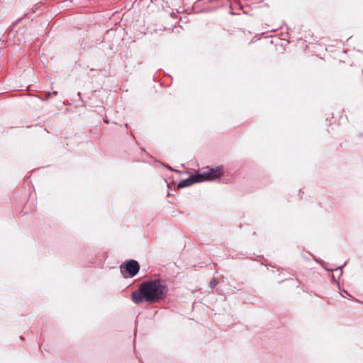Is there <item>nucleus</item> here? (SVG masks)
Returning a JSON list of instances; mask_svg holds the SVG:
<instances>
[{
    "label": "nucleus",
    "instance_id": "f257e3e1",
    "mask_svg": "<svg viewBox=\"0 0 363 363\" xmlns=\"http://www.w3.org/2000/svg\"><path fill=\"white\" fill-rule=\"evenodd\" d=\"M168 286L163 279L157 278L142 281L137 290L131 294L132 301L136 304L142 303H156L165 299Z\"/></svg>",
    "mask_w": 363,
    "mask_h": 363
},
{
    "label": "nucleus",
    "instance_id": "f03ea898",
    "mask_svg": "<svg viewBox=\"0 0 363 363\" xmlns=\"http://www.w3.org/2000/svg\"><path fill=\"white\" fill-rule=\"evenodd\" d=\"M140 270V264L137 260L129 259L123 262L120 266V271L124 278L135 277Z\"/></svg>",
    "mask_w": 363,
    "mask_h": 363
},
{
    "label": "nucleus",
    "instance_id": "7ed1b4c3",
    "mask_svg": "<svg viewBox=\"0 0 363 363\" xmlns=\"http://www.w3.org/2000/svg\"><path fill=\"white\" fill-rule=\"evenodd\" d=\"M201 182L202 181H214L219 179L223 174V166L208 168L207 171L201 173L197 172Z\"/></svg>",
    "mask_w": 363,
    "mask_h": 363
},
{
    "label": "nucleus",
    "instance_id": "20e7f679",
    "mask_svg": "<svg viewBox=\"0 0 363 363\" xmlns=\"http://www.w3.org/2000/svg\"><path fill=\"white\" fill-rule=\"evenodd\" d=\"M201 182L197 172L191 174L188 178L180 181L177 184V188L183 189L192 184Z\"/></svg>",
    "mask_w": 363,
    "mask_h": 363
},
{
    "label": "nucleus",
    "instance_id": "39448f33",
    "mask_svg": "<svg viewBox=\"0 0 363 363\" xmlns=\"http://www.w3.org/2000/svg\"><path fill=\"white\" fill-rule=\"evenodd\" d=\"M214 9L212 8H206V9H199V10L196 11L195 13H208V12H211Z\"/></svg>",
    "mask_w": 363,
    "mask_h": 363
},
{
    "label": "nucleus",
    "instance_id": "423d86ee",
    "mask_svg": "<svg viewBox=\"0 0 363 363\" xmlns=\"http://www.w3.org/2000/svg\"><path fill=\"white\" fill-rule=\"evenodd\" d=\"M347 264V262H345V263L343 264V265H341V266H338L337 267L335 270H337V269H340V274H337V276H338V279L340 278V277L342 275V268Z\"/></svg>",
    "mask_w": 363,
    "mask_h": 363
},
{
    "label": "nucleus",
    "instance_id": "0eeeda50",
    "mask_svg": "<svg viewBox=\"0 0 363 363\" xmlns=\"http://www.w3.org/2000/svg\"><path fill=\"white\" fill-rule=\"evenodd\" d=\"M331 281L332 283L335 284H337L339 289L341 290V288H340V283L338 281V280H337L335 277V275L334 274H332L331 275Z\"/></svg>",
    "mask_w": 363,
    "mask_h": 363
},
{
    "label": "nucleus",
    "instance_id": "6e6552de",
    "mask_svg": "<svg viewBox=\"0 0 363 363\" xmlns=\"http://www.w3.org/2000/svg\"><path fill=\"white\" fill-rule=\"evenodd\" d=\"M218 284V281L213 279L209 282V286L211 289H213Z\"/></svg>",
    "mask_w": 363,
    "mask_h": 363
},
{
    "label": "nucleus",
    "instance_id": "1a4fd4ad",
    "mask_svg": "<svg viewBox=\"0 0 363 363\" xmlns=\"http://www.w3.org/2000/svg\"><path fill=\"white\" fill-rule=\"evenodd\" d=\"M26 16L30 17V13H27L22 18H18L17 21H16L15 22L13 23V25L15 26V25L18 24V22H20L23 18H25Z\"/></svg>",
    "mask_w": 363,
    "mask_h": 363
},
{
    "label": "nucleus",
    "instance_id": "9d476101",
    "mask_svg": "<svg viewBox=\"0 0 363 363\" xmlns=\"http://www.w3.org/2000/svg\"><path fill=\"white\" fill-rule=\"evenodd\" d=\"M50 96H51V93H50V91H48V92H46V93L45 94V96H44L43 97H40V99H41L42 100H45V101H47V100H48V99H49V98H50Z\"/></svg>",
    "mask_w": 363,
    "mask_h": 363
},
{
    "label": "nucleus",
    "instance_id": "9b49d317",
    "mask_svg": "<svg viewBox=\"0 0 363 363\" xmlns=\"http://www.w3.org/2000/svg\"><path fill=\"white\" fill-rule=\"evenodd\" d=\"M40 7V6L38 4H36L33 8H32V10H31V12L32 13H35L36 11Z\"/></svg>",
    "mask_w": 363,
    "mask_h": 363
},
{
    "label": "nucleus",
    "instance_id": "f8f14e48",
    "mask_svg": "<svg viewBox=\"0 0 363 363\" xmlns=\"http://www.w3.org/2000/svg\"><path fill=\"white\" fill-rule=\"evenodd\" d=\"M341 295L343 297H345V295H347L349 296L350 297H352V296L346 291V290H342V292H341Z\"/></svg>",
    "mask_w": 363,
    "mask_h": 363
},
{
    "label": "nucleus",
    "instance_id": "ddd939ff",
    "mask_svg": "<svg viewBox=\"0 0 363 363\" xmlns=\"http://www.w3.org/2000/svg\"><path fill=\"white\" fill-rule=\"evenodd\" d=\"M324 269L327 272H332V271H334L335 269H330V268H328L326 267H323Z\"/></svg>",
    "mask_w": 363,
    "mask_h": 363
},
{
    "label": "nucleus",
    "instance_id": "4468645a",
    "mask_svg": "<svg viewBox=\"0 0 363 363\" xmlns=\"http://www.w3.org/2000/svg\"><path fill=\"white\" fill-rule=\"evenodd\" d=\"M169 169H171L172 171H174V172H176L181 173V171L177 170V169H173V168H172V167H169Z\"/></svg>",
    "mask_w": 363,
    "mask_h": 363
},
{
    "label": "nucleus",
    "instance_id": "2eb2a0df",
    "mask_svg": "<svg viewBox=\"0 0 363 363\" xmlns=\"http://www.w3.org/2000/svg\"><path fill=\"white\" fill-rule=\"evenodd\" d=\"M313 259H314L316 262L320 263V264H321V263L323 262V261H319V260H318V259H316L315 257H313Z\"/></svg>",
    "mask_w": 363,
    "mask_h": 363
},
{
    "label": "nucleus",
    "instance_id": "dca6fc26",
    "mask_svg": "<svg viewBox=\"0 0 363 363\" xmlns=\"http://www.w3.org/2000/svg\"><path fill=\"white\" fill-rule=\"evenodd\" d=\"M104 123H109V121H108V118H107L106 117V118H104Z\"/></svg>",
    "mask_w": 363,
    "mask_h": 363
},
{
    "label": "nucleus",
    "instance_id": "f3484780",
    "mask_svg": "<svg viewBox=\"0 0 363 363\" xmlns=\"http://www.w3.org/2000/svg\"><path fill=\"white\" fill-rule=\"evenodd\" d=\"M51 95H57V91H51Z\"/></svg>",
    "mask_w": 363,
    "mask_h": 363
},
{
    "label": "nucleus",
    "instance_id": "a211bd4d",
    "mask_svg": "<svg viewBox=\"0 0 363 363\" xmlns=\"http://www.w3.org/2000/svg\"><path fill=\"white\" fill-rule=\"evenodd\" d=\"M20 338H21L22 340H25V338H24L23 336H21V337H20Z\"/></svg>",
    "mask_w": 363,
    "mask_h": 363
}]
</instances>
